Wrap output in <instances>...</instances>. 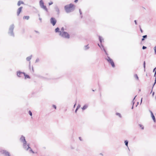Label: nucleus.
<instances>
[{
	"label": "nucleus",
	"instance_id": "5701e85b",
	"mask_svg": "<svg viewBox=\"0 0 156 156\" xmlns=\"http://www.w3.org/2000/svg\"><path fill=\"white\" fill-rule=\"evenodd\" d=\"M116 115H118L120 118L122 117V116L121 115V114L120 113H119L118 112H116Z\"/></svg>",
	"mask_w": 156,
	"mask_h": 156
},
{
	"label": "nucleus",
	"instance_id": "1a4fd4ad",
	"mask_svg": "<svg viewBox=\"0 0 156 156\" xmlns=\"http://www.w3.org/2000/svg\"><path fill=\"white\" fill-rule=\"evenodd\" d=\"M24 72H22L20 71H18L16 72L17 76L19 77H23V75L24 74Z\"/></svg>",
	"mask_w": 156,
	"mask_h": 156
},
{
	"label": "nucleus",
	"instance_id": "dca6fc26",
	"mask_svg": "<svg viewBox=\"0 0 156 156\" xmlns=\"http://www.w3.org/2000/svg\"><path fill=\"white\" fill-rule=\"evenodd\" d=\"M88 107V105H87V104H85L83 106L82 108V109L83 110H85Z\"/></svg>",
	"mask_w": 156,
	"mask_h": 156
},
{
	"label": "nucleus",
	"instance_id": "c85d7f7f",
	"mask_svg": "<svg viewBox=\"0 0 156 156\" xmlns=\"http://www.w3.org/2000/svg\"><path fill=\"white\" fill-rule=\"evenodd\" d=\"M101 48H102L101 49H103V50H104V49H105L104 48V46L102 44H101Z\"/></svg>",
	"mask_w": 156,
	"mask_h": 156
},
{
	"label": "nucleus",
	"instance_id": "6e6d98bb",
	"mask_svg": "<svg viewBox=\"0 0 156 156\" xmlns=\"http://www.w3.org/2000/svg\"><path fill=\"white\" fill-rule=\"evenodd\" d=\"M145 40V39H144L143 38H142L141 39V41H144Z\"/></svg>",
	"mask_w": 156,
	"mask_h": 156
},
{
	"label": "nucleus",
	"instance_id": "9b49d317",
	"mask_svg": "<svg viewBox=\"0 0 156 156\" xmlns=\"http://www.w3.org/2000/svg\"><path fill=\"white\" fill-rule=\"evenodd\" d=\"M99 38V40L100 42V43L101 44H102V42H104V39L102 37L99 35L98 36Z\"/></svg>",
	"mask_w": 156,
	"mask_h": 156
},
{
	"label": "nucleus",
	"instance_id": "4be33fe9",
	"mask_svg": "<svg viewBox=\"0 0 156 156\" xmlns=\"http://www.w3.org/2000/svg\"><path fill=\"white\" fill-rule=\"evenodd\" d=\"M84 47H85V50H87L89 48V47L88 46V44H87L86 45H85L84 46Z\"/></svg>",
	"mask_w": 156,
	"mask_h": 156
},
{
	"label": "nucleus",
	"instance_id": "a878e982",
	"mask_svg": "<svg viewBox=\"0 0 156 156\" xmlns=\"http://www.w3.org/2000/svg\"><path fill=\"white\" fill-rule=\"evenodd\" d=\"M143 67L144 68V71H145L146 67V62L145 61H144L143 63Z\"/></svg>",
	"mask_w": 156,
	"mask_h": 156
},
{
	"label": "nucleus",
	"instance_id": "f704fd0d",
	"mask_svg": "<svg viewBox=\"0 0 156 156\" xmlns=\"http://www.w3.org/2000/svg\"><path fill=\"white\" fill-rule=\"evenodd\" d=\"M61 32L64 31V30H65V29L63 27H62L61 28Z\"/></svg>",
	"mask_w": 156,
	"mask_h": 156
},
{
	"label": "nucleus",
	"instance_id": "338daca9",
	"mask_svg": "<svg viewBox=\"0 0 156 156\" xmlns=\"http://www.w3.org/2000/svg\"><path fill=\"white\" fill-rule=\"evenodd\" d=\"M92 91H94V90H92Z\"/></svg>",
	"mask_w": 156,
	"mask_h": 156
},
{
	"label": "nucleus",
	"instance_id": "49530a36",
	"mask_svg": "<svg viewBox=\"0 0 156 156\" xmlns=\"http://www.w3.org/2000/svg\"><path fill=\"white\" fill-rule=\"evenodd\" d=\"M154 76H156V69L154 74Z\"/></svg>",
	"mask_w": 156,
	"mask_h": 156
},
{
	"label": "nucleus",
	"instance_id": "e2e57ef3",
	"mask_svg": "<svg viewBox=\"0 0 156 156\" xmlns=\"http://www.w3.org/2000/svg\"><path fill=\"white\" fill-rule=\"evenodd\" d=\"M152 90H153V89H152L151 90V93H150V94H151V93H152Z\"/></svg>",
	"mask_w": 156,
	"mask_h": 156
},
{
	"label": "nucleus",
	"instance_id": "aec40b11",
	"mask_svg": "<svg viewBox=\"0 0 156 156\" xmlns=\"http://www.w3.org/2000/svg\"><path fill=\"white\" fill-rule=\"evenodd\" d=\"M80 106H81V105L80 104H78V105L75 110V112L76 113L77 110L80 108Z\"/></svg>",
	"mask_w": 156,
	"mask_h": 156
},
{
	"label": "nucleus",
	"instance_id": "de8ad7c7",
	"mask_svg": "<svg viewBox=\"0 0 156 156\" xmlns=\"http://www.w3.org/2000/svg\"><path fill=\"white\" fill-rule=\"evenodd\" d=\"M76 103H75V104H74V105L73 106V108H75V107L76 106Z\"/></svg>",
	"mask_w": 156,
	"mask_h": 156
},
{
	"label": "nucleus",
	"instance_id": "423d86ee",
	"mask_svg": "<svg viewBox=\"0 0 156 156\" xmlns=\"http://www.w3.org/2000/svg\"><path fill=\"white\" fill-rule=\"evenodd\" d=\"M39 5L40 7L46 12H48V9L46 5H44V3L43 0H40L39 1Z\"/></svg>",
	"mask_w": 156,
	"mask_h": 156
},
{
	"label": "nucleus",
	"instance_id": "9d476101",
	"mask_svg": "<svg viewBox=\"0 0 156 156\" xmlns=\"http://www.w3.org/2000/svg\"><path fill=\"white\" fill-rule=\"evenodd\" d=\"M23 8V7L21 6L18 9L17 11V16H19L22 12Z\"/></svg>",
	"mask_w": 156,
	"mask_h": 156
},
{
	"label": "nucleus",
	"instance_id": "2f4dec72",
	"mask_svg": "<svg viewBox=\"0 0 156 156\" xmlns=\"http://www.w3.org/2000/svg\"><path fill=\"white\" fill-rule=\"evenodd\" d=\"M104 51L105 52V54L107 55V56H108V53H107V52L106 50L105 49H104Z\"/></svg>",
	"mask_w": 156,
	"mask_h": 156
},
{
	"label": "nucleus",
	"instance_id": "13d9d810",
	"mask_svg": "<svg viewBox=\"0 0 156 156\" xmlns=\"http://www.w3.org/2000/svg\"><path fill=\"white\" fill-rule=\"evenodd\" d=\"M80 17L81 18H83V16L82 15H81Z\"/></svg>",
	"mask_w": 156,
	"mask_h": 156
},
{
	"label": "nucleus",
	"instance_id": "603ef678",
	"mask_svg": "<svg viewBox=\"0 0 156 156\" xmlns=\"http://www.w3.org/2000/svg\"><path fill=\"white\" fill-rule=\"evenodd\" d=\"M154 92H153V93H152V95L153 96H154Z\"/></svg>",
	"mask_w": 156,
	"mask_h": 156
},
{
	"label": "nucleus",
	"instance_id": "052dcab7",
	"mask_svg": "<svg viewBox=\"0 0 156 156\" xmlns=\"http://www.w3.org/2000/svg\"><path fill=\"white\" fill-rule=\"evenodd\" d=\"M142 98H141V103L142 102Z\"/></svg>",
	"mask_w": 156,
	"mask_h": 156
},
{
	"label": "nucleus",
	"instance_id": "5fc2aeb1",
	"mask_svg": "<svg viewBox=\"0 0 156 156\" xmlns=\"http://www.w3.org/2000/svg\"><path fill=\"white\" fill-rule=\"evenodd\" d=\"M132 105H133L132 106V107L131 108V109H133V107H134V106H134V105L132 104Z\"/></svg>",
	"mask_w": 156,
	"mask_h": 156
},
{
	"label": "nucleus",
	"instance_id": "09e8293b",
	"mask_svg": "<svg viewBox=\"0 0 156 156\" xmlns=\"http://www.w3.org/2000/svg\"><path fill=\"white\" fill-rule=\"evenodd\" d=\"M156 69V67H155V68H154V69H153V72H154V71H155V69Z\"/></svg>",
	"mask_w": 156,
	"mask_h": 156
},
{
	"label": "nucleus",
	"instance_id": "7ed1b4c3",
	"mask_svg": "<svg viewBox=\"0 0 156 156\" xmlns=\"http://www.w3.org/2000/svg\"><path fill=\"white\" fill-rule=\"evenodd\" d=\"M14 28V24H11L9 27L8 34L9 35L12 37H14L15 35L13 32V30Z\"/></svg>",
	"mask_w": 156,
	"mask_h": 156
},
{
	"label": "nucleus",
	"instance_id": "39448f33",
	"mask_svg": "<svg viewBox=\"0 0 156 156\" xmlns=\"http://www.w3.org/2000/svg\"><path fill=\"white\" fill-rule=\"evenodd\" d=\"M105 59L107 61V62L110 64L112 66L113 68L115 67V65L114 62L113 60L109 56H107V58H105Z\"/></svg>",
	"mask_w": 156,
	"mask_h": 156
},
{
	"label": "nucleus",
	"instance_id": "cd10ccee",
	"mask_svg": "<svg viewBox=\"0 0 156 156\" xmlns=\"http://www.w3.org/2000/svg\"><path fill=\"white\" fill-rule=\"evenodd\" d=\"M28 113L29 114V115L30 116H32V113L31 111L30 110H29L28 112Z\"/></svg>",
	"mask_w": 156,
	"mask_h": 156
},
{
	"label": "nucleus",
	"instance_id": "72a5a7b5",
	"mask_svg": "<svg viewBox=\"0 0 156 156\" xmlns=\"http://www.w3.org/2000/svg\"><path fill=\"white\" fill-rule=\"evenodd\" d=\"M52 107H53L55 109H56V108H57V107H56V105H52Z\"/></svg>",
	"mask_w": 156,
	"mask_h": 156
},
{
	"label": "nucleus",
	"instance_id": "864d4df0",
	"mask_svg": "<svg viewBox=\"0 0 156 156\" xmlns=\"http://www.w3.org/2000/svg\"><path fill=\"white\" fill-rule=\"evenodd\" d=\"M39 20H40L41 22L42 19L41 18H39Z\"/></svg>",
	"mask_w": 156,
	"mask_h": 156
},
{
	"label": "nucleus",
	"instance_id": "f8f14e48",
	"mask_svg": "<svg viewBox=\"0 0 156 156\" xmlns=\"http://www.w3.org/2000/svg\"><path fill=\"white\" fill-rule=\"evenodd\" d=\"M23 75L25 77V79L30 78V76L28 75L25 72H24Z\"/></svg>",
	"mask_w": 156,
	"mask_h": 156
},
{
	"label": "nucleus",
	"instance_id": "4d7b16f0",
	"mask_svg": "<svg viewBox=\"0 0 156 156\" xmlns=\"http://www.w3.org/2000/svg\"><path fill=\"white\" fill-rule=\"evenodd\" d=\"M155 79L154 82H156V76H155Z\"/></svg>",
	"mask_w": 156,
	"mask_h": 156
},
{
	"label": "nucleus",
	"instance_id": "473e14b6",
	"mask_svg": "<svg viewBox=\"0 0 156 156\" xmlns=\"http://www.w3.org/2000/svg\"><path fill=\"white\" fill-rule=\"evenodd\" d=\"M154 53L156 55V45L154 47Z\"/></svg>",
	"mask_w": 156,
	"mask_h": 156
},
{
	"label": "nucleus",
	"instance_id": "2eb2a0df",
	"mask_svg": "<svg viewBox=\"0 0 156 156\" xmlns=\"http://www.w3.org/2000/svg\"><path fill=\"white\" fill-rule=\"evenodd\" d=\"M55 33H60V32H62L60 30V29L58 27L55 29Z\"/></svg>",
	"mask_w": 156,
	"mask_h": 156
},
{
	"label": "nucleus",
	"instance_id": "c03bdc74",
	"mask_svg": "<svg viewBox=\"0 0 156 156\" xmlns=\"http://www.w3.org/2000/svg\"><path fill=\"white\" fill-rule=\"evenodd\" d=\"M98 46L100 48H101V49H102V48H101V45H100L99 43L98 44Z\"/></svg>",
	"mask_w": 156,
	"mask_h": 156
},
{
	"label": "nucleus",
	"instance_id": "ea45409f",
	"mask_svg": "<svg viewBox=\"0 0 156 156\" xmlns=\"http://www.w3.org/2000/svg\"><path fill=\"white\" fill-rule=\"evenodd\" d=\"M79 140L80 141H83V140H82V138L81 137H79Z\"/></svg>",
	"mask_w": 156,
	"mask_h": 156
},
{
	"label": "nucleus",
	"instance_id": "412c9836",
	"mask_svg": "<svg viewBox=\"0 0 156 156\" xmlns=\"http://www.w3.org/2000/svg\"><path fill=\"white\" fill-rule=\"evenodd\" d=\"M30 18V16H24L23 17V19H26L27 20H28Z\"/></svg>",
	"mask_w": 156,
	"mask_h": 156
},
{
	"label": "nucleus",
	"instance_id": "0e129e2a",
	"mask_svg": "<svg viewBox=\"0 0 156 156\" xmlns=\"http://www.w3.org/2000/svg\"><path fill=\"white\" fill-rule=\"evenodd\" d=\"M150 113H151V112H152L151 111H150Z\"/></svg>",
	"mask_w": 156,
	"mask_h": 156
},
{
	"label": "nucleus",
	"instance_id": "3c124183",
	"mask_svg": "<svg viewBox=\"0 0 156 156\" xmlns=\"http://www.w3.org/2000/svg\"><path fill=\"white\" fill-rule=\"evenodd\" d=\"M78 0H75L74 2L75 3H76L78 2Z\"/></svg>",
	"mask_w": 156,
	"mask_h": 156
},
{
	"label": "nucleus",
	"instance_id": "69168bd1",
	"mask_svg": "<svg viewBox=\"0 0 156 156\" xmlns=\"http://www.w3.org/2000/svg\"><path fill=\"white\" fill-rule=\"evenodd\" d=\"M141 91L140 89H139V91Z\"/></svg>",
	"mask_w": 156,
	"mask_h": 156
},
{
	"label": "nucleus",
	"instance_id": "c9c22d12",
	"mask_svg": "<svg viewBox=\"0 0 156 156\" xmlns=\"http://www.w3.org/2000/svg\"><path fill=\"white\" fill-rule=\"evenodd\" d=\"M147 48V47L145 46H143L142 47V49L143 50Z\"/></svg>",
	"mask_w": 156,
	"mask_h": 156
},
{
	"label": "nucleus",
	"instance_id": "20e7f679",
	"mask_svg": "<svg viewBox=\"0 0 156 156\" xmlns=\"http://www.w3.org/2000/svg\"><path fill=\"white\" fill-rule=\"evenodd\" d=\"M59 35L63 38L66 39H69L70 38L69 34L66 32L63 31L60 32Z\"/></svg>",
	"mask_w": 156,
	"mask_h": 156
},
{
	"label": "nucleus",
	"instance_id": "c756f323",
	"mask_svg": "<svg viewBox=\"0 0 156 156\" xmlns=\"http://www.w3.org/2000/svg\"><path fill=\"white\" fill-rule=\"evenodd\" d=\"M142 37H143V38H144V39H146L147 38V35H143L142 36Z\"/></svg>",
	"mask_w": 156,
	"mask_h": 156
},
{
	"label": "nucleus",
	"instance_id": "a211bd4d",
	"mask_svg": "<svg viewBox=\"0 0 156 156\" xmlns=\"http://www.w3.org/2000/svg\"><path fill=\"white\" fill-rule=\"evenodd\" d=\"M32 57V55H31L30 56L27 57L26 58V60L27 61H30V60L31 59Z\"/></svg>",
	"mask_w": 156,
	"mask_h": 156
},
{
	"label": "nucleus",
	"instance_id": "f03ea898",
	"mask_svg": "<svg viewBox=\"0 0 156 156\" xmlns=\"http://www.w3.org/2000/svg\"><path fill=\"white\" fill-rule=\"evenodd\" d=\"M64 9L67 13H69L73 11L75 9V5L73 3L67 5L64 7Z\"/></svg>",
	"mask_w": 156,
	"mask_h": 156
},
{
	"label": "nucleus",
	"instance_id": "bb28decb",
	"mask_svg": "<svg viewBox=\"0 0 156 156\" xmlns=\"http://www.w3.org/2000/svg\"><path fill=\"white\" fill-rule=\"evenodd\" d=\"M139 126L142 129H144V126L143 125H142L141 124H139Z\"/></svg>",
	"mask_w": 156,
	"mask_h": 156
},
{
	"label": "nucleus",
	"instance_id": "f3484780",
	"mask_svg": "<svg viewBox=\"0 0 156 156\" xmlns=\"http://www.w3.org/2000/svg\"><path fill=\"white\" fill-rule=\"evenodd\" d=\"M21 4H23L24 3L23 1L20 0L18 2L17 5L18 6H20Z\"/></svg>",
	"mask_w": 156,
	"mask_h": 156
},
{
	"label": "nucleus",
	"instance_id": "680f3d73",
	"mask_svg": "<svg viewBox=\"0 0 156 156\" xmlns=\"http://www.w3.org/2000/svg\"><path fill=\"white\" fill-rule=\"evenodd\" d=\"M32 153H33V154H34V153H35V152H34L33 151H32Z\"/></svg>",
	"mask_w": 156,
	"mask_h": 156
},
{
	"label": "nucleus",
	"instance_id": "58836bf2",
	"mask_svg": "<svg viewBox=\"0 0 156 156\" xmlns=\"http://www.w3.org/2000/svg\"><path fill=\"white\" fill-rule=\"evenodd\" d=\"M53 4V2H50L48 3L49 5H50Z\"/></svg>",
	"mask_w": 156,
	"mask_h": 156
},
{
	"label": "nucleus",
	"instance_id": "e433bc0d",
	"mask_svg": "<svg viewBox=\"0 0 156 156\" xmlns=\"http://www.w3.org/2000/svg\"><path fill=\"white\" fill-rule=\"evenodd\" d=\"M39 61V59L38 58H37L35 60V62H38Z\"/></svg>",
	"mask_w": 156,
	"mask_h": 156
},
{
	"label": "nucleus",
	"instance_id": "393cba45",
	"mask_svg": "<svg viewBox=\"0 0 156 156\" xmlns=\"http://www.w3.org/2000/svg\"><path fill=\"white\" fill-rule=\"evenodd\" d=\"M134 77L137 80H139V77L138 76V75L137 74H135L134 75Z\"/></svg>",
	"mask_w": 156,
	"mask_h": 156
},
{
	"label": "nucleus",
	"instance_id": "ddd939ff",
	"mask_svg": "<svg viewBox=\"0 0 156 156\" xmlns=\"http://www.w3.org/2000/svg\"><path fill=\"white\" fill-rule=\"evenodd\" d=\"M151 116L152 119H153L154 122H156V120L155 117L154 116V114H153V112H151Z\"/></svg>",
	"mask_w": 156,
	"mask_h": 156
},
{
	"label": "nucleus",
	"instance_id": "a19ab883",
	"mask_svg": "<svg viewBox=\"0 0 156 156\" xmlns=\"http://www.w3.org/2000/svg\"><path fill=\"white\" fill-rule=\"evenodd\" d=\"M98 86H99V91H101V87H100V85H99V84H98Z\"/></svg>",
	"mask_w": 156,
	"mask_h": 156
},
{
	"label": "nucleus",
	"instance_id": "37998d69",
	"mask_svg": "<svg viewBox=\"0 0 156 156\" xmlns=\"http://www.w3.org/2000/svg\"><path fill=\"white\" fill-rule=\"evenodd\" d=\"M134 23H135V24H136V25H137V21H136V20H134Z\"/></svg>",
	"mask_w": 156,
	"mask_h": 156
},
{
	"label": "nucleus",
	"instance_id": "79ce46f5",
	"mask_svg": "<svg viewBox=\"0 0 156 156\" xmlns=\"http://www.w3.org/2000/svg\"><path fill=\"white\" fill-rule=\"evenodd\" d=\"M156 83V82H154V84L153 85V86L152 87V89H153L154 86L155 85V84Z\"/></svg>",
	"mask_w": 156,
	"mask_h": 156
},
{
	"label": "nucleus",
	"instance_id": "f257e3e1",
	"mask_svg": "<svg viewBox=\"0 0 156 156\" xmlns=\"http://www.w3.org/2000/svg\"><path fill=\"white\" fill-rule=\"evenodd\" d=\"M20 140L22 143H23V148L27 151L29 149H30L29 151L32 153L33 151L30 147V144H27L25 138L22 135L21 136L20 138Z\"/></svg>",
	"mask_w": 156,
	"mask_h": 156
},
{
	"label": "nucleus",
	"instance_id": "4c0bfd02",
	"mask_svg": "<svg viewBox=\"0 0 156 156\" xmlns=\"http://www.w3.org/2000/svg\"><path fill=\"white\" fill-rule=\"evenodd\" d=\"M79 12H80V15H82V12L80 9H79Z\"/></svg>",
	"mask_w": 156,
	"mask_h": 156
},
{
	"label": "nucleus",
	"instance_id": "4468645a",
	"mask_svg": "<svg viewBox=\"0 0 156 156\" xmlns=\"http://www.w3.org/2000/svg\"><path fill=\"white\" fill-rule=\"evenodd\" d=\"M55 9L56 11L57 12V14H59V8L57 6H56L55 7Z\"/></svg>",
	"mask_w": 156,
	"mask_h": 156
},
{
	"label": "nucleus",
	"instance_id": "bf43d9fd",
	"mask_svg": "<svg viewBox=\"0 0 156 156\" xmlns=\"http://www.w3.org/2000/svg\"><path fill=\"white\" fill-rule=\"evenodd\" d=\"M138 103H139V102H137V104L136 105V106H137V105H138Z\"/></svg>",
	"mask_w": 156,
	"mask_h": 156
},
{
	"label": "nucleus",
	"instance_id": "a18cd8bd",
	"mask_svg": "<svg viewBox=\"0 0 156 156\" xmlns=\"http://www.w3.org/2000/svg\"><path fill=\"white\" fill-rule=\"evenodd\" d=\"M34 31H35L36 33H38V34H39V32L38 31H37V30H34Z\"/></svg>",
	"mask_w": 156,
	"mask_h": 156
},
{
	"label": "nucleus",
	"instance_id": "6e6552de",
	"mask_svg": "<svg viewBox=\"0 0 156 156\" xmlns=\"http://www.w3.org/2000/svg\"><path fill=\"white\" fill-rule=\"evenodd\" d=\"M50 21L51 23V24L53 26H55L57 22V20L55 19L53 17L51 18Z\"/></svg>",
	"mask_w": 156,
	"mask_h": 156
},
{
	"label": "nucleus",
	"instance_id": "774afa93",
	"mask_svg": "<svg viewBox=\"0 0 156 156\" xmlns=\"http://www.w3.org/2000/svg\"><path fill=\"white\" fill-rule=\"evenodd\" d=\"M38 16H40V14H38Z\"/></svg>",
	"mask_w": 156,
	"mask_h": 156
},
{
	"label": "nucleus",
	"instance_id": "0eeeda50",
	"mask_svg": "<svg viewBox=\"0 0 156 156\" xmlns=\"http://www.w3.org/2000/svg\"><path fill=\"white\" fill-rule=\"evenodd\" d=\"M0 152L2 154L4 155V156H10V153L6 150H2Z\"/></svg>",
	"mask_w": 156,
	"mask_h": 156
},
{
	"label": "nucleus",
	"instance_id": "7c9ffc66",
	"mask_svg": "<svg viewBox=\"0 0 156 156\" xmlns=\"http://www.w3.org/2000/svg\"><path fill=\"white\" fill-rule=\"evenodd\" d=\"M139 28L140 29V32H141V33H143V30L141 28V26L140 25H139Z\"/></svg>",
	"mask_w": 156,
	"mask_h": 156
},
{
	"label": "nucleus",
	"instance_id": "b1692460",
	"mask_svg": "<svg viewBox=\"0 0 156 156\" xmlns=\"http://www.w3.org/2000/svg\"><path fill=\"white\" fill-rule=\"evenodd\" d=\"M136 97V95L134 98H133V101H132V104H133V105H134V103H135V102H134V100L135 99V98Z\"/></svg>",
	"mask_w": 156,
	"mask_h": 156
},
{
	"label": "nucleus",
	"instance_id": "8fccbe9b",
	"mask_svg": "<svg viewBox=\"0 0 156 156\" xmlns=\"http://www.w3.org/2000/svg\"><path fill=\"white\" fill-rule=\"evenodd\" d=\"M32 70L33 72H34V68H33V66H32Z\"/></svg>",
	"mask_w": 156,
	"mask_h": 156
},
{
	"label": "nucleus",
	"instance_id": "6ab92c4d",
	"mask_svg": "<svg viewBox=\"0 0 156 156\" xmlns=\"http://www.w3.org/2000/svg\"><path fill=\"white\" fill-rule=\"evenodd\" d=\"M128 143H129V141L128 140H124V143H125V145L128 147L129 150V149L128 148Z\"/></svg>",
	"mask_w": 156,
	"mask_h": 156
}]
</instances>
